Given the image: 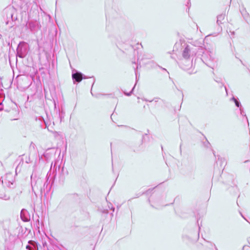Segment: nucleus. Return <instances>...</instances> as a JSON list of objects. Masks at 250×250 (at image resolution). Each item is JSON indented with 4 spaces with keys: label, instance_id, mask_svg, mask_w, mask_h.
I'll list each match as a JSON object with an SVG mask.
<instances>
[{
    "label": "nucleus",
    "instance_id": "nucleus-1",
    "mask_svg": "<svg viewBox=\"0 0 250 250\" xmlns=\"http://www.w3.org/2000/svg\"><path fill=\"white\" fill-rule=\"evenodd\" d=\"M72 78L77 82H80L83 79L82 74L78 72L73 74L72 75Z\"/></svg>",
    "mask_w": 250,
    "mask_h": 250
},
{
    "label": "nucleus",
    "instance_id": "nucleus-2",
    "mask_svg": "<svg viewBox=\"0 0 250 250\" xmlns=\"http://www.w3.org/2000/svg\"><path fill=\"white\" fill-rule=\"evenodd\" d=\"M235 104H236V105H237V106L239 107V103H238V101H237L236 100H235Z\"/></svg>",
    "mask_w": 250,
    "mask_h": 250
}]
</instances>
